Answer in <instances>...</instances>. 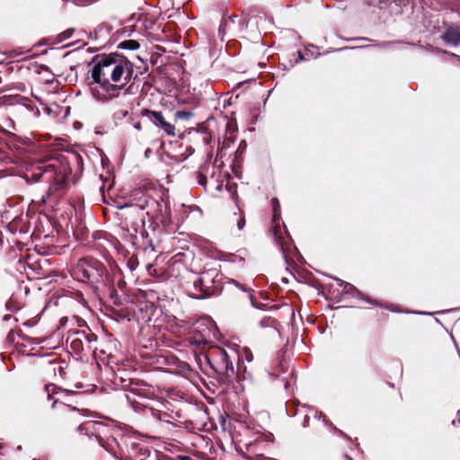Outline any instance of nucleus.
Segmentation results:
<instances>
[{"mask_svg":"<svg viewBox=\"0 0 460 460\" xmlns=\"http://www.w3.org/2000/svg\"><path fill=\"white\" fill-rule=\"evenodd\" d=\"M244 356H245V359H246L247 361H249V362H250V361H252V353H251V351H250L249 349H247V350H245V351H244Z\"/></svg>","mask_w":460,"mask_h":460,"instance_id":"nucleus-28","label":"nucleus"},{"mask_svg":"<svg viewBox=\"0 0 460 460\" xmlns=\"http://www.w3.org/2000/svg\"><path fill=\"white\" fill-rule=\"evenodd\" d=\"M162 414H163V418H164V419H166V420H168L170 421V415L168 413L162 412Z\"/></svg>","mask_w":460,"mask_h":460,"instance_id":"nucleus-34","label":"nucleus"},{"mask_svg":"<svg viewBox=\"0 0 460 460\" xmlns=\"http://www.w3.org/2000/svg\"><path fill=\"white\" fill-rule=\"evenodd\" d=\"M13 112L21 117H29L39 114V109L31 102H18L13 106Z\"/></svg>","mask_w":460,"mask_h":460,"instance_id":"nucleus-13","label":"nucleus"},{"mask_svg":"<svg viewBox=\"0 0 460 460\" xmlns=\"http://www.w3.org/2000/svg\"><path fill=\"white\" fill-rule=\"evenodd\" d=\"M218 330L214 322L208 319L197 321L188 338L194 346H202L213 343L217 339Z\"/></svg>","mask_w":460,"mask_h":460,"instance_id":"nucleus-6","label":"nucleus"},{"mask_svg":"<svg viewBox=\"0 0 460 460\" xmlns=\"http://www.w3.org/2000/svg\"><path fill=\"white\" fill-rule=\"evenodd\" d=\"M203 358L206 364L217 374L227 378H232L235 376L231 355L226 349L218 347L211 348Z\"/></svg>","mask_w":460,"mask_h":460,"instance_id":"nucleus-5","label":"nucleus"},{"mask_svg":"<svg viewBox=\"0 0 460 460\" xmlns=\"http://www.w3.org/2000/svg\"><path fill=\"white\" fill-rule=\"evenodd\" d=\"M139 311L142 314L141 318L144 322L151 321L152 317L157 311L156 306L151 302H142L138 305Z\"/></svg>","mask_w":460,"mask_h":460,"instance_id":"nucleus-15","label":"nucleus"},{"mask_svg":"<svg viewBox=\"0 0 460 460\" xmlns=\"http://www.w3.org/2000/svg\"><path fill=\"white\" fill-rule=\"evenodd\" d=\"M217 190H222V185H221V184H218V185L217 186Z\"/></svg>","mask_w":460,"mask_h":460,"instance_id":"nucleus-38","label":"nucleus"},{"mask_svg":"<svg viewBox=\"0 0 460 460\" xmlns=\"http://www.w3.org/2000/svg\"><path fill=\"white\" fill-rule=\"evenodd\" d=\"M335 430H336L338 433H340V434H341V435L345 436V434H344L341 430H340V429H335Z\"/></svg>","mask_w":460,"mask_h":460,"instance_id":"nucleus-37","label":"nucleus"},{"mask_svg":"<svg viewBox=\"0 0 460 460\" xmlns=\"http://www.w3.org/2000/svg\"><path fill=\"white\" fill-rule=\"evenodd\" d=\"M337 284L342 288V290L345 294L350 295L354 297H358L360 299H364L361 292L356 288L352 284L346 282L339 278L334 279Z\"/></svg>","mask_w":460,"mask_h":460,"instance_id":"nucleus-16","label":"nucleus"},{"mask_svg":"<svg viewBox=\"0 0 460 460\" xmlns=\"http://www.w3.org/2000/svg\"><path fill=\"white\" fill-rule=\"evenodd\" d=\"M271 204H272V208H273V222L275 224V226H273V234H274V237H275L276 241L279 244V250L282 252L283 257L286 258L285 252H284L283 243L280 242V239H281V235H280L281 227H280L279 223L278 222V220L280 217V205H279V202L277 198H274V199H271Z\"/></svg>","mask_w":460,"mask_h":460,"instance_id":"nucleus-11","label":"nucleus"},{"mask_svg":"<svg viewBox=\"0 0 460 460\" xmlns=\"http://www.w3.org/2000/svg\"><path fill=\"white\" fill-rule=\"evenodd\" d=\"M226 283H229V284H233L234 285L236 288H238L239 289L244 291V292H248L249 289H247L243 284L239 283L238 281H236L235 279H227V281Z\"/></svg>","mask_w":460,"mask_h":460,"instance_id":"nucleus-24","label":"nucleus"},{"mask_svg":"<svg viewBox=\"0 0 460 460\" xmlns=\"http://www.w3.org/2000/svg\"><path fill=\"white\" fill-rule=\"evenodd\" d=\"M44 391L47 394V398L49 400H52L53 402L51 404V408H54L55 405L58 402L63 403L65 406L68 407L65 401H66L67 397L72 394H75L76 392L70 389H63L61 387L57 386L54 384H49L45 385Z\"/></svg>","mask_w":460,"mask_h":460,"instance_id":"nucleus-8","label":"nucleus"},{"mask_svg":"<svg viewBox=\"0 0 460 460\" xmlns=\"http://www.w3.org/2000/svg\"><path fill=\"white\" fill-rule=\"evenodd\" d=\"M452 56L459 58V57L456 56V54H452Z\"/></svg>","mask_w":460,"mask_h":460,"instance_id":"nucleus-43","label":"nucleus"},{"mask_svg":"<svg viewBox=\"0 0 460 460\" xmlns=\"http://www.w3.org/2000/svg\"><path fill=\"white\" fill-rule=\"evenodd\" d=\"M145 415L146 416H151V417H153L154 419H155L158 421L169 422L168 420L163 418V414H162L161 411L154 409L152 407L146 408L145 410Z\"/></svg>","mask_w":460,"mask_h":460,"instance_id":"nucleus-18","label":"nucleus"},{"mask_svg":"<svg viewBox=\"0 0 460 460\" xmlns=\"http://www.w3.org/2000/svg\"><path fill=\"white\" fill-rule=\"evenodd\" d=\"M138 22H141L145 29H151L154 24L152 21L147 20L146 17H143L142 15H140Z\"/></svg>","mask_w":460,"mask_h":460,"instance_id":"nucleus-23","label":"nucleus"},{"mask_svg":"<svg viewBox=\"0 0 460 460\" xmlns=\"http://www.w3.org/2000/svg\"><path fill=\"white\" fill-rule=\"evenodd\" d=\"M76 388H81L82 387V385H75Z\"/></svg>","mask_w":460,"mask_h":460,"instance_id":"nucleus-41","label":"nucleus"},{"mask_svg":"<svg viewBox=\"0 0 460 460\" xmlns=\"http://www.w3.org/2000/svg\"><path fill=\"white\" fill-rule=\"evenodd\" d=\"M118 208L121 210L127 230L132 236L137 235V233H140L142 237L147 234L144 229L145 215L151 219H158L163 215V204L143 189L135 190L129 200L119 205Z\"/></svg>","mask_w":460,"mask_h":460,"instance_id":"nucleus-2","label":"nucleus"},{"mask_svg":"<svg viewBox=\"0 0 460 460\" xmlns=\"http://www.w3.org/2000/svg\"><path fill=\"white\" fill-rule=\"evenodd\" d=\"M95 340L96 338L94 335H92L91 337L84 332L76 330L68 332L66 341L74 353L80 354L85 349H91V343Z\"/></svg>","mask_w":460,"mask_h":460,"instance_id":"nucleus-7","label":"nucleus"},{"mask_svg":"<svg viewBox=\"0 0 460 460\" xmlns=\"http://www.w3.org/2000/svg\"><path fill=\"white\" fill-rule=\"evenodd\" d=\"M322 416H323L322 412H315V415H314L315 418H319L320 419Z\"/></svg>","mask_w":460,"mask_h":460,"instance_id":"nucleus-35","label":"nucleus"},{"mask_svg":"<svg viewBox=\"0 0 460 460\" xmlns=\"http://www.w3.org/2000/svg\"><path fill=\"white\" fill-rule=\"evenodd\" d=\"M122 387L125 389H128L131 393L138 396L145 395V389L143 387L138 386V385L135 384L132 380H130L128 384L122 385Z\"/></svg>","mask_w":460,"mask_h":460,"instance_id":"nucleus-17","label":"nucleus"},{"mask_svg":"<svg viewBox=\"0 0 460 460\" xmlns=\"http://www.w3.org/2000/svg\"><path fill=\"white\" fill-rule=\"evenodd\" d=\"M100 191H103V186L100 188Z\"/></svg>","mask_w":460,"mask_h":460,"instance_id":"nucleus-42","label":"nucleus"},{"mask_svg":"<svg viewBox=\"0 0 460 460\" xmlns=\"http://www.w3.org/2000/svg\"><path fill=\"white\" fill-rule=\"evenodd\" d=\"M24 178L30 182L43 181L61 186L65 183V169L59 165L58 161L50 159L48 162H40L32 165L25 172Z\"/></svg>","mask_w":460,"mask_h":460,"instance_id":"nucleus-3","label":"nucleus"},{"mask_svg":"<svg viewBox=\"0 0 460 460\" xmlns=\"http://www.w3.org/2000/svg\"><path fill=\"white\" fill-rule=\"evenodd\" d=\"M389 0H369L367 4L369 6H376L379 9H385L387 7Z\"/></svg>","mask_w":460,"mask_h":460,"instance_id":"nucleus-21","label":"nucleus"},{"mask_svg":"<svg viewBox=\"0 0 460 460\" xmlns=\"http://www.w3.org/2000/svg\"><path fill=\"white\" fill-rule=\"evenodd\" d=\"M35 460V459H34Z\"/></svg>","mask_w":460,"mask_h":460,"instance_id":"nucleus-44","label":"nucleus"},{"mask_svg":"<svg viewBox=\"0 0 460 460\" xmlns=\"http://www.w3.org/2000/svg\"><path fill=\"white\" fill-rule=\"evenodd\" d=\"M245 226V219L243 217H241L237 221V228L242 230Z\"/></svg>","mask_w":460,"mask_h":460,"instance_id":"nucleus-27","label":"nucleus"},{"mask_svg":"<svg viewBox=\"0 0 460 460\" xmlns=\"http://www.w3.org/2000/svg\"><path fill=\"white\" fill-rule=\"evenodd\" d=\"M209 166L208 164H205L199 168V170L196 172V178L198 181V183L201 185L202 187H206L207 184V177L205 174V172L208 170Z\"/></svg>","mask_w":460,"mask_h":460,"instance_id":"nucleus-19","label":"nucleus"},{"mask_svg":"<svg viewBox=\"0 0 460 460\" xmlns=\"http://www.w3.org/2000/svg\"><path fill=\"white\" fill-rule=\"evenodd\" d=\"M308 422H309V418L307 416L305 417V420H304V422H303V427H307L308 426Z\"/></svg>","mask_w":460,"mask_h":460,"instance_id":"nucleus-31","label":"nucleus"},{"mask_svg":"<svg viewBox=\"0 0 460 460\" xmlns=\"http://www.w3.org/2000/svg\"><path fill=\"white\" fill-rule=\"evenodd\" d=\"M79 431L83 433L85 431L86 435H89V432H92V434H94L97 440L99 441V444L103 447L102 439L101 438V434H104L105 430L107 429V427L98 421H87L78 428Z\"/></svg>","mask_w":460,"mask_h":460,"instance_id":"nucleus-12","label":"nucleus"},{"mask_svg":"<svg viewBox=\"0 0 460 460\" xmlns=\"http://www.w3.org/2000/svg\"><path fill=\"white\" fill-rule=\"evenodd\" d=\"M259 21H265V17L263 15H258L256 17H250L247 21V24H252L253 22H256V24H258Z\"/></svg>","mask_w":460,"mask_h":460,"instance_id":"nucleus-25","label":"nucleus"},{"mask_svg":"<svg viewBox=\"0 0 460 460\" xmlns=\"http://www.w3.org/2000/svg\"><path fill=\"white\" fill-rule=\"evenodd\" d=\"M133 64L118 55L99 57L91 70L93 81L89 83L93 99L106 103L118 98L126 85L132 80Z\"/></svg>","mask_w":460,"mask_h":460,"instance_id":"nucleus-1","label":"nucleus"},{"mask_svg":"<svg viewBox=\"0 0 460 460\" xmlns=\"http://www.w3.org/2000/svg\"><path fill=\"white\" fill-rule=\"evenodd\" d=\"M153 268H154L153 264H148V265L146 266V270H147V271H148V273H149L150 275H154V273H153Z\"/></svg>","mask_w":460,"mask_h":460,"instance_id":"nucleus-30","label":"nucleus"},{"mask_svg":"<svg viewBox=\"0 0 460 460\" xmlns=\"http://www.w3.org/2000/svg\"><path fill=\"white\" fill-rule=\"evenodd\" d=\"M79 267L84 276L89 280L97 279L104 273V266L95 260H85L81 262Z\"/></svg>","mask_w":460,"mask_h":460,"instance_id":"nucleus-10","label":"nucleus"},{"mask_svg":"<svg viewBox=\"0 0 460 460\" xmlns=\"http://www.w3.org/2000/svg\"><path fill=\"white\" fill-rule=\"evenodd\" d=\"M445 42L452 46L460 45V27H450L442 36Z\"/></svg>","mask_w":460,"mask_h":460,"instance_id":"nucleus-14","label":"nucleus"},{"mask_svg":"<svg viewBox=\"0 0 460 460\" xmlns=\"http://www.w3.org/2000/svg\"><path fill=\"white\" fill-rule=\"evenodd\" d=\"M73 411H79V410L76 407L72 408Z\"/></svg>","mask_w":460,"mask_h":460,"instance_id":"nucleus-40","label":"nucleus"},{"mask_svg":"<svg viewBox=\"0 0 460 460\" xmlns=\"http://www.w3.org/2000/svg\"><path fill=\"white\" fill-rule=\"evenodd\" d=\"M134 128L137 130H141L142 127H141V123L140 122H136L134 124Z\"/></svg>","mask_w":460,"mask_h":460,"instance_id":"nucleus-32","label":"nucleus"},{"mask_svg":"<svg viewBox=\"0 0 460 460\" xmlns=\"http://www.w3.org/2000/svg\"><path fill=\"white\" fill-rule=\"evenodd\" d=\"M299 58H300L301 60L305 59V58H304V56H303V55H302V53H300V52H299Z\"/></svg>","mask_w":460,"mask_h":460,"instance_id":"nucleus-36","label":"nucleus"},{"mask_svg":"<svg viewBox=\"0 0 460 460\" xmlns=\"http://www.w3.org/2000/svg\"><path fill=\"white\" fill-rule=\"evenodd\" d=\"M170 265H171L172 267H177V268H179V267H181V266H182V265H181V263H179V261H178L177 260H175V259H172V260L170 261Z\"/></svg>","mask_w":460,"mask_h":460,"instance_id":"nucleus-29","label":"nucleus"},{"mask_svg":"<svg viewBox=\"0 0 460 460\" xmlns=\"http://www.w3.org/2000/svg\"><path fill=\"white\" fill-rule=\"evenodd\" d=\"M142 116L147 118L156 127L162 128L168 136H175V127L167 122L161 111L143 110Z\"/></svg>","mask_w":460,"mask_h":460,"instance_id":"nucleus-9","label":"nucleus"},{"mask_svg":"<svg viewBox=\"0 0 460 460\" xmlns=\"http://www.w3.org/2000/svg\"><path fill=\"white\" fill-rule=\"evenodd\" d=\"M345 458H346L347 460H352V459H351V457H350V456H349L348 455H345Z\"/></svg>","mask_w":460,"mask_h":460,"instance_id":"nucleus-39","label":"nucleus"},{"mask_svg":"<svg viewBox=\"0 0 460 460\" xmlns=\"http://www.w3.org/2000/svg\"><path fill=\"white\" fill-rule=\"evenodd\" d=\"M73 32H74L73 29H69V30L65 31L62 33V40L69 39L72 36Z\"/></svg>","mask_w":460,"mask_h":460,"instance_id":"nucleus-26","label":"nucleus"},{"mask_svg":"<svg viewBox=\"0 0 460 460\" xmlns=\"http://www.w3.org/2000/svg\"><path fill=\"white\" fill-rule=\"evenodd\" d=\"M119 47L122 49L136 50L139 48V43L134 40L121 41Z\"/></svg>","mask_w":460,"mask_h":460,"instance_id":"nucleus-20","label":"nucleus"},{"mask_svg":"<svg viewBox=\"0 0 460 460\" xmlns=\"http://www.w3.org/2000/svg\"><path fill=\"white\" fill-rule=\"evenodd\" d=\"M104 30H105V27H104V26H100V27L97 29L96 33H102V31H104Z\"/></svg>","mask_w":460,"mask_h":460,"instance_id":"nucleus-33","label":"nucleus"},{"mask_svg":"<svg viewBox=\"0 0 460 460\" xmlns=\"http://www.w3.org/2000/svg\"><path fill=\"white\" fill-rule=\"evenodd\" d=\"M223 279L224 277L217 269H209L201 272L193 281L192 296L202 299L220 293L223 288Z\"/></svg>","mask_w":460,"mask_h":460,"instance_id":"nucleus-4","label":"nucleus"},{"mask_svg":"<svg viewBox=\"0 0 460 460\" xmlns=\"http://www.w3.org/2000/svg\"><path fill=\"white\" fill-rule=\"evenodd\" d=\"M192 113L187 111H178L175 113L176 118L182 119H189L191 117Z\"/></svg>","mask_w":460,"mask_h":460,"instance_id":"nucleus-22","label":"nucleus"}]
</instances>
